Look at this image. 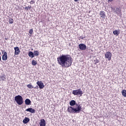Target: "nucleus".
Here are the masks:
<instances>
[{"instance_id":"obj_1","label":"nucleus","mask_w":126,"mask_h":126,"mask_svg":"<svg viewBox=\"0 0 126 126\" xmlns=\"http://www.w3.org/2000/svg\"><path fill=\"white\" fill-rule=\"evenodd\" d=\"M57 62L62 67H69L72 64V58L69 55H62L57 58Z\"/></svg>"},{"instance_id":"obj_2","label":"nucleus","mask_w":126,"mask_h":126,"mask_svg":"<svg viewBox=\"0 0 126 126\" xmlns=\"http://www.w3.org/2000/svg\"><path fill=\"white\" fill-rule=\"evenodd\" d=\"M82 110V107L80 104H75L74 107L71 106L68 107L67 108V111L70 114H78L80 113Z\"/></svg>"},{"instance_id":"obj_3","label":"nucleus","mask_w":126,"mask_h":126,"mask_svg":"<svg viewBox=\"0 0 126 126\" xmlns=\"http://www.w3.org/2000/svg\"><path fill=\"white\" fill-rule=\"evenodd\" d=\"M15 101L18 105H22L23 104V98L20 95H17L15 97Z\"/></svg>"},{"instance_id":"obj_4","label":"nucleus","mask_w":126,"mask_h":126,"mask_svg":"<svg viewBox=\"0 0 126 126\" xmlns=\"http://www.w3.org/2000/svg\"><path fill=\"white\" fill-rule=\"evenodd\" d=\"M112 9L113 11H114V13L117 14V15L122 14V8H121V7H118L116 9L112 8Z\"/></svg>"},{"instance_id":"obj_5","label":"nucleus","mask_w":126,"mask_h":126,"mask_svg":"<svg viewBox=\"0 0 126 126\" xmlns=\"http://www.w3.org/2000/svg\"><path fill=\"white\" fill-rule=\"evenodd\" d=\"M72 94H73V95H82V94H83V92H82V91L81 90V89H78V90H74L72 91Z\"/></svg>"},{"instance_id":"obj_6","label":"nucleus","mask_w":126,"mask_h":126,"mask_svg":"<svg viewBox=\"0 0 126 126\" xmlns=\"http://www.w3.org/2000/svg\"><path fill=\"white\" fill-rule=\"evenodd\" d=\"M105 58L107 59L108 61H111L112 59V53L110 52H107L105 54Z\"/></svg>"},{"instance_id":"obj_7","label":"nucleus","mask_w":126,"mask_h":126,"mask_svg":"<svg viewBox=\"0 0 126 126\" xmlns=\"http://www.w3.org/2000/svg\"><path fill=\"white\" fill-rule=\"evenodd\" d=\"M36 84L39 86L40 89H43L44 87H45V85H44V83L42 82L41 81H37L36 82Z\"/></svg>"},{"instance_id":"obj_8","label":"nucleus","mask_w":126,"mask_h":126,"mask_svg":"<svg viewBox=\"0 0 126 126\" xmlns=\"http://www.w3.org/2000/svg\"><path fill=\"white\" fill-rule=\"evenodd\" d=\"M14 50H15V55L17 56L20 54V49H19V47H16L14 48Z\"/></svg>"},{"instance_id":"obj_9","label":"nucleus","mask_w":126,"mask_h":126,"mask_svg":"<svg viewBox=\"0 0 126 126\" xmlns=\"http://www.w3.org/2000/svg\"><path fill=\"white\" fill-rule=\"evenodd\" d=\"M79 47L80 50H81L82 51H84L86 50V46L84 44H80L79 45Z\"/></svg>"},{"instance_id":"obj_10","label":"nucleus","mask_w":126,"mask_h":126,"mask_svg":"<svg viewBox=\"0 0 126 126\" xmlns=\"http://www.w3.org/2000/svg\"><path fill=\"white\" fill-rule=\"evenodd\" d=\"M2 59L3 61H6V60H7V53H6V52H4Z\"/></svg>"},{"instance_id":"obj_11","label":"nucleus","mask_w":126,"mask_h":126,"mask_svg":"<svg viewBox=\"0 0 126 126\" xmlns=\"http://www.w3.org/2000/svg\"><path fill=\"white\" fill-rule=\"evenodd\" d=\"M99 15L101 18H105L106 17V14H105V11H101L99 12Z\"/></svg>"},{"instance_id":"obj_12","label":"nucleus","mask_w":126,"mask_h":126,"mask_svg":"<svg viewBox=\"0 0 126 126\" xmlns=\"http://www.w3.org/2000/svg\"><path fill=\"white\" fill-rule=\"evenodd\" d=\"M39 125L40 126H46V121L44 119H41Z\"/></svg>"},{"instance_id":"obj_13","label":"nucleus","mask_w":126,"mask_h":126,"mask_svg":"<svg viewBox=\"0 0 126 126\" xmlns=\"http://www.w3.org/2000/svg\"><path fill=\"white\" fill-rule=\"evenodd\" d=\"M27 112H30V113H35V109L32 108H29L26 109Z\"/></svg>"},{"instance_id":"obj_14","label":"nucleus","mask_w":126,"mask_h":126,"mask_svg":"<svg viewBox=\"0 0 126 126\" xmlns=\"http://www.w3.org/2000/svg\"><path fill=\"white\" fill-rule=\"evenodd\" d=\"M29 122H30V119L27 117H26L23 121L24 124H28Z\"/></svg>"},{"instance_id":"obj_15","label":"nucleus","mask_w":126,"mask_h":126,"mask_svg":"<svg viewBox=\"0 0 126 126\" xmlns=\"http://www.w3.org/2000/svg\"><path fill=\"white\" fill-rule=\"evenodd\" d=\"M69 105L71 106H75L76 105V102L74 100H72L70 101Z\"/></svg>"},{"instance_id":"obj_16","label":"nucleus","mask_w":126,"mask_h":126,"mask_svg":"<svg viewBox=\"0 0 126 126\" xmlns=\"http://www.w3.org/2000/svg\"><path fill=\"white\" fill-rule=\"evenodd\" d=\"M25 104L26 105H30V104H31V101L30 100V99L27 98L25 100Z\"/></svg>"},{"instance_id":"obj_17","label":"nucleus","mask_w":126,"mask_h":126,"mask_svg":"<svg viewBox=\"0 0 126 126\" xmlns=\"http://www.w3.org/2000/svg\"><path fill=\"white\" fill-rule=\"evenodd\" d=\"M29 56L30 57V58H34V57H35L34 55V53L31 51L29 53Z\"/></svg>"},{"instance_id":"obj_18","label":"nucleus","mask_w":126,"mask_h":126,"mask_svg":"<svg viewBox=\"0 0 126 126\" xmlns=\"http://www.w3.org/2000/svg\"><path fill=\"white\" fill-rule=\"evenodd\" d=\"M122 95H123V96H124V97H126V90H123L122 91Z\"/></svg>"},{"instance_id":"obj_19","label":"nucleus","mask_w":126,"mask_h":126,"mask_svg":"<svg viewBox=\"0 0 126 126\" xmlns=\"http://www.w3.org/2000/svg\"><path fill=\"white\" fill-rule=\"evenodd\" d=\"M31 5H29L28 6H26V7H25V9L27 11H28V10H30L31 9Z\"/></svg>"},{"instance_id":"obj_20","label":"nucleus","mask_w":126,"mask_h":126,"mask_svg":"<svg viewBox=\"0 0 126 126\" xmlns=\"http://www.w3.org/2000/svg\"><path fill=\"white\" fill-rule=\"evenodd\" d=\"M33 54L34 56L38 57V56H39V52H38V51H34Z\"/></svg>"},{"instance_id":"obj_21","label":"nucleus","mask_w":126,"mask_h":126,"mask_svg":"<svg viewBox=\"0 0 126 126\" xmlns=\"http://www.w3.org/2000/svg\"><path fill=\"white\" fill-rule=\"evenodd\" d=\"M27 86L29 89H32V88H34V87H33L31 84L27 85Z\"/></svg>"},{"instance_id":"obj_22","label":"nucleus","mask_w":126,"mask_h":126,"mask_svg":"<svg viewBox=\"0 0 126 126\" xmlns=\"http://www.w3.org/2000/svg\"><path fill=\"white\" fill-rule=\"evenodd\" d=\"M9 24H12L13 23V19L10 18L8 20Z\"/></svg>"},{"instance_id":"obj_23","label":"nucleus","mask_w":126,"mask_h":126,"mask_svg":"<svg viewBox=\"0 0 126 126\" xmlns=\"http://www.w3.org/2000/svg\"><path fill=\"white\" fill-rule=\"evenodd\" d=\"M32 65H36V64H37V61H36L35 60H32Z\"/></svg>"},{"instance_id":"obj_24","label":"nucleus","mask_w":126,"mask_h":126,"mask_svg":"<svg viewBox=\"0 0 126 126\" xmlns=\"http://www.w3.org/2000/svg\"><path fill=\"white\" fill-rule=\"evenodd\" d=\"M30 3L31 4H34L35 3V0H32L30 2Z\"/></svg>"},{"instance_id":"obj_25","label":"nucleus","mask_w":126,"mask_h":126,"mask_svg":"<svg viewBox=\"0 0 126 126\" xmlns=\"http://www.w3.org/2000/svg\"><path fill=\"white\" fill-rule=\"evenodd\" d=\"M113 34H114V35H116V36H118L119 33L118 32H113Z\"/></svg>"},{"instance_id":"obj_26","label":"nucleus","mask_w":126,"mask_h":126,"mask_svg":"<svg viewBox=\"0 0 126 126\" xmlns=\"http://www.w3.org/2000/svg\"><path fill=\"white\" fill-rule=\"evenodd\" d=\"M29 32H33V29L30 30Z\"/></svg>"},{"instance_id":"obj_27","label":"nucleus","mask_w":126,"mask_h":126,"mask_svg":"<svg viewBox=\"0 0 126 126\" xmlns=\"http://www.w3.org/2000/svg\"><path fill=\"white\" fill-rule=\"evenodd\" d=\"M114 0H108V2H111V1H113Z\"/></svg>"},{"instance_id":"obj_28","label":"nucleus","mask_w":126,"mask_h":126,"mask_svg":"<svg viewBox=\"0 0 126 126\" xmlns=\"http://www.w3.org/2000/svg\"><path fill=\"white\" fill-rule=\"evenodd\" d=\"M113 32H118V31H114Z\"/></svg>"},{"instance_id":"obj_29","label":"nucleus","mask_w":126,"mask_h":126,"mask_svg":"<svg viewBox=\"0 0 126 126\" xmlns=\"http://www.w3.org/2000/svg\"><path fill=\"white\" fill-rule=\"evenodd\" d=\"M30 35H32V32H30Z\"/></svg>"},{"instance_id":"obj_30","label":"nucleus","mask_w":126,"mask_h":126,"mask_svg":"<svg viewBox=\"0 0 126 126\" xmlns=\"http://www.w3.org/2000/svg\"><path fill=\"white\" fill-rule=\"evenodd\" d=\"M74 1H78V0H74Z\"/></svg>"},{"instance_id":"obj_31","label":"nucleus","mask_w":126,"mask_h":126,"mask_svg":"<svg viewBox=\"0 0 126 126\" xmlns=\"http://www.w3.org/2000/svg\"><path fill=\"white\" fill-rule=\"evenodd\" d=\"M0 61H1V57H0Z\"/></svg>"},{"instance_id":"obj_32","label":"nucleus","mask_w":126,"mask_h":126,"mask_svg":"<svg viewBox=\"0 0 126 126\" xmlns=\"http://www.w3.org/2000/svg\"><path fill=\"white\" fill-rule=\"evenodd\" d=\"M0 54H1V53H0Z\"/></svg>"}]
</instances>
